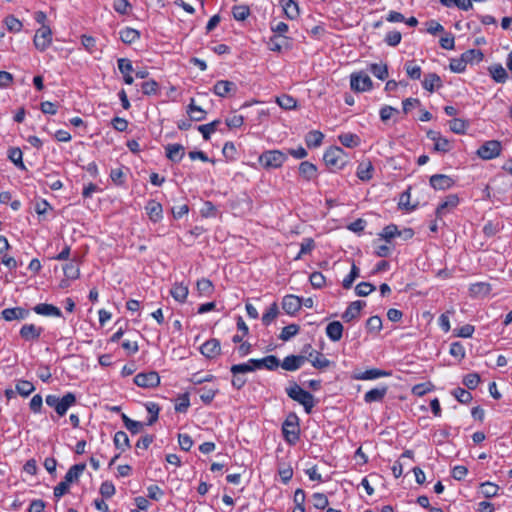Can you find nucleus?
<instances>
[{
  "label": "nucleus",
  "instance_id": "f704fd0d",
  "mask_svg": "<svg viewBox=\"0 0 512 512\" xmlns=\"http://www.w3.org/2000/svg\"><path fill=\"white\" fill-rule=\"evenodd\" d=\"M171 296L179 302H184L188 296V287L183 283H176L171 289Z\"/></svg>",
  "mask_w": 512,
  "mask_h": 512
},
{
  "label": "nucleus",
  "instance_id": "5701e85b",
  "mask_svg": "<svg viewBox=\"0 0 512 512\" xmlns=\"http://www.w3.org/2000/svg\"><path fill=\"white\" fill-rule=\"evenodd\" d=\"M365 306V302L363 301H354L352 302L348 307L347 309L345 310V312L343 313L342 315V318L346 321V322H349L355 318H357L360 314V311L361 309Z\"/></svg>",
  "mask_w": 512,
  "mask_h": 512
},
{
  "label": "nucleus",
  "instance_id": "37998d69",
  "mask_svg": "<svg viewBox=\"0 0 512 512\" xmlns=\"http://www.w3.org/2000/svg\"><path fill=\"white\" fill-rule=\"evenodd\" d=\"M276 102L277 104L285 109V110H291V109H295L296 106H297V101L296 99H294L292 96L290 95H287V94H283L281 96H278L276 98Z\"/></svg>",
  "mask_w": 512,
  "mask_h": 512
},
{
  "label": "nucleus",
  "instance_id": "8fccbe9b",
  "mask_svg": "<svg viewBox=\"0 0 512 512\" xmlns=\"http://www.w3.org/2000/svg\"><path fill=\"white\" fill-rule=\"evenodd\" d=\"M34 385L27 380H20L16 384V391L22 396H28L34 391Z\"/></svg>",
  "mask_w": 512,
  "mask_h": 512
},
{
  "label": "nucleus",
  "instance_id": "4be33fe9",
  "mask_svg": "<svg viewBox=\"0 0 512 512\" xmlns=\"http://www.w3.org/2000/svg\"><path fill=\"white\" fill-rule=\"evenodd\" d=\"M326 335L333 342L339 341L343 335V325L339 321L329 323L326 327Z\"/></svg>",
  "mask_w": 512,
  "mask_h": 512
},
{
  "label": "nucleus",
  "instance_id": "052dcab7",
  "mask_svg": "<svg viewBox=\"0 0 512 512\" xmlns=\"http://www.w3.org/2000/svg\"><path fill=\"white\" fill-rule=\"evenodd\" d=\"M452 394L460 403L463 404H467L472 400L471 393L463 388L454 389Z\"/></svg>",
  "mask_w": 512,
  "mask_h": 512
},
{
  "label": "nucleus",
  "instance_id": "603ef678",
  "mask_svg": "<svg viewBox=\"0 0 512 512\" xmlns=\"http://www.w3.org/2000/svg\"><path fill=\"white\" fill-rule=\"evenodd\" d=\"M234 19L244 21L250 14L249 7L246 5H237L232 9Z\"/></svg>",
  "mask_w": 512,
  "mask_h": 512
},
{
  "label": "nucleus",
  "instance_id": "aec40b11",
  "mask_svg": "<svg viewBox=\"0 0 512 512\" xmlns=\"http://www.w3.org/2000/svg\"><path fill=\"white\" fill-rule=\"evenodd\" d=\"M41 333L42 328L34 324H25L20 329V336L27 341L38 339Z\"/></svg>",
  "mask_w": 512,
  "mask_h": 512
},
{
  "label": "nucleus",
  "instance_id": "a18cd8bd",
  "mask_svg": "<svg viewBox=\"0 0 512 512\" xmlns=\"http://www.w3.org/2000/svg\"><path fill=\"white\" fill-rule=\"evenodd\" d=\"M278 315V305L277 303H272L270 307L266 310V312L262 316V322L264 325H270Z\"/></svg>",
  "mask_w": 512,
  "mask_h": 512
},
{
  "label": "nucleus",
  "instance_id": "39448f33",
  "mask_svg": "<svg viewBox=\"0 0 512 512\" xmlns=\"http://www.w3.org/2000/svg\"><path fill=\"white\" fill-rule=\"evenodd\" d=\"M502 151L501 143L497 140H489L483 143L477 150V155L483 160H491L500 156Z\"/></svg>",
  "mask_w": 512,
  "mask_h": 512
},
{
  "label": "nucleus",
  "instance_id": "09e8293b",
  "mask_svg": "<svg viewBox=\"0 0 512 512\" xmlns=\"http://www.w3.org/2000/svg\"><path fill=\"white\" fill-rule=\"evenodd\" d=\"M217 389L215 388H208L203 387L197 390V393L200 397V399L205 403L209 404L214 399L216 395Z\"/></svg>",
  "mask_w": 512,
  "mask_h": 512
},
{
  "label": "nucleus",
  "instance_id": "1a4fd4ad",
  "mask_svg": "<svg viewBox=\"0 0 512 512\" xmlns=\"http://www.w3.org/2000/svg\"><path fill=\"white\" fill-rule=\"evenodd\" d=\"M134 382L139 387L154 388L159 385L160 377L157 372L149 371L137 374L134 378Z\"/></svg>",
  "mask_w": 512,
  "mask_h": 512
},
{
  "label": "nucleus",
  "instance_id": "c03bdc74",
  "mask_svg": "<svg viewBox=\"0 0 512 512\" xmlns=\"http://www.w3.org/2000/svg\"><path fill=\"white\" fill-rule=\"evenodd\" d=\"M461 57L466 62V64H468V63L472 64V63L480 62L483 58V54L480 50L470 49V50H467L466 52H464L461 55Z\"/></svg>",
  "mask_w": 512,
  "mask_h": 512
},
{
  "label": "nucleus",
  "instance_id": "bf43d9fd",
  "mask_svg": "<svg viewBox=\"0 0 512 512\" xmlns=\"http://www.w3.org/2000/svg\"><path fill=\"white\" fill-rule=\"evenodd\" d=\"M499 487L491 482H485L481 484V493L486 498H491L497 495Z\"/></svg>",
  "mask_w": 512,
  "mask_h": 512
},
{
  "label": "nucleus",
  "instance_id": "9b49d317",
  "mask_svg": "<svg viewBox=\"0 0 512 512\" xmlns=\"http://www.w3.org/2000/svg\"><path fill=\"white\" fill-rule=\"evenodd\" d=\"M427 136L429 139H431L434 143V149L436 151H439V152H448L451 150L452 148V145H451V142L441 136L438 132H435V131H429L427 133Z\"/></svg>",
  "mask_w": 512,
  "mask_h": 512
},
{
  "label": "nucleus",
  "instance_id": "58836bf2",
  "mask_svg": "<svg viewBox=\"0 0 512 512\" xmlns=\"http://www.w3.org/2000/svg\"><path fill=\"white\" fill-rule=\"evenodd\" d=\"M197 291L201 296H210L214 291V286L209 279L202 278L197 281Z\"/></svg>",
  "mask_w": 512,
  "mask_h": 512
},
{
  "label": "nucleus",
  "instance_id": "f257e3e1",
  "mask_svg": "<svg viewBox=\"0 0 512 512\" xmlns=\"http://www.w3.org/2000/svg\"><path fill=\"white\" fill-rule=\"evenodd\" d=\"M258 160L265 169H277L286 162L287 155L280 150H268L263 152Z\"/></svg>",
  "mask_w": 512,
  "mask_h": 512
},
{
  "label": "nucleus",
  "instance_id": "c9c22d12",
  "mask_svg": "<svg viewBox=\"0 0 512 512\" xmlns=\"http://www.w3.org/2000/svg\"><path fill=\"white\" fill-rule=\"evenodd\" d=\"M258 369L256 367L255 363L251 362V359L248 360L246 363L241 364H235L231 367L230 371L233 374V376L239 375V374H245L248 372H253L254 370Z\"/></svg>",
  "mask_w": 512,
  "mask_h": 512
},
{
  "label": "nucleus",
  "instance_id": "5fc2aeb1",
  "mask_svg": "<svg viewBox=\"0 0 512 512\" xmlns=\"http://www.w3.org/2000/svg\"><path fill=\"white\" fill-rule=\"evenodd\" d=\"M122 420L125 427L133 434H137L143 427L141 422L130 419L126 414H122Z\"/></svg>",
  "mask_w": 512,
  "mask_h": 512
},
{
  "label": "nucleus",
  "instance_id": "c756f323",
  "mask_svg": "<svg viewBox=\"0 0 512 512\" xmlns=\"http://www.w3.org/2000/svg\"><path fill=\"white\" fill-rule=\"evenodd\" d=\"M309 359L312 365L318 369H324L330 365V361L326 357L313 349H311V352L309 353Z\"/></svg>",
  "mask_w": 512,
  "mask_h": 512
},
{
  "label": "nucleus",
  "instance_id": "a19ab883",
  "mask_svg": "<svg viewBox=\"0 0 512 512\" xmlns=\"http://www.w3.org/2000/svg\"><path fill=\"white\" fill-rule=\"evenodd\" d=\"M114 444L117 449L125 451L130 447L128 435L124 431H118L114 435Z\"/></svg>",
  "mask_w": 512,
  "mask_h": 512
},
{
  "label": "nucleus",
  "instance_id": "0e129e2a",
  "mask_svg": "<svg viewBox=\"0 0 512 512\" xmlns=\"http://www.w3.org/2000/svg\"><path fill=\"white\" fill-rule=\"evenodd\" d=\"M449 353L458 360H462L465 357V348L460 342H453L450 345Z\"/></svg>",
  "mask_w": 512,
  "mask_h": 512
},
{
  "label": "nucleus",
  "instance_id": "ddd939ff",
  "mask_svg": "<svg viewBox=\"0 0 512 512\" xmlns=\"http://www.w3.org/2000/svg\"><path fill=\"white\" fill-rule=\"evenodd\" d=\"M469 295L472 298H484L492 291V286L487 282H476L469 286Z\"/></svg>",
  "mask_w": 512,
  "mask_h": 512
},
{
  "label": "nucleus",
  "instance_id": "f3484780",
  "mask_svg": "<svg viewBox=\"0 0 512 512\" xmlns=\"http://www.w3.org/2000/svg\"><path fill=\"white\" fill-rule=\"evenodd\" d=\"M29 311L22 307L7 308L2 311V317L6 321L23 320L27 318Z\"/></svg>",
  "mask_w": 512,
  "mask_h": 512
},
{
  "label": "nucleus",
  "instance_id": "6e6552de",
  "mask_svg": "<svg viewBox=\"0 0 512 512\" xmlns=\"http://www.w3.org/2000/svg\"><path fill=\"white\" fill-rule=\"evenodd\" d=\"M350 87L355 92H365L371 89L372 81L367 74L353 73L350 76Z\"/></svg>",
  "mask_w": 512,
  "mask_h": 512
},
{
  "label": "nucleus",
  "instance_id": "72a5a7b5",
  "mask_svg": "<svg viewBox=\"0 0 512 512\" xmlns=\"http://www.w3.org/2000/svg\"><path fill=\"white\" fill-rule=\"evenodd\" d=\"M187 113L189 117L194 121H202L206 117V111L203 110L200 106H197L193 99L187 108Z\"/></svg>",
  "mask_w": 512,
  "mask_h": 512
},
{
  "label": "nucleus",
  "instance_id": "6ab92c4d",
  "mask_svg": "<svg viewBox=\"0 0 512 512\" xmlns=\"http://www.w3.org/2000/svg\"><path fill=\"white\" fill-rule=\"evenodd\" d=\"M118 69L123 75L124 82L127 85H131L134 81L133 77L131 76V72H133V66L129 59L126 58H120L117 61Z\"/></svg>",
  "mask_w": 512,
  "mask_h": 512
},
{
  "label": "nucleus",
  "instance_id": "7c9ffc66",
  "mask_svg": "<svg viewBox=\"0 0 512 512\" xmlns=\"http://www.w3.org/2000/svg\"><path fill=\"white\" fill-rule=\"evenodd\" d=\"M85 468V464H76L71 466L67 471L64 480L69 484L73 483L74 481H77L81 474L84 472Z\"/></svg>",
  "mask_w": 512,
  "mask_h": 512
},
{
  "label": "nucleus",
  "instance_id": "13d9d810",
  "mask_svg": "<svg viewBox=\"0 0 512 512\" xmlns=\"http://www.w3.org/2000/svg\"><path fill=\"white\" fill-rule=\"evenodd\" d=\"M22 156V151L19 148H12L9 150V159L20 169H25Z\"/></svg>",
  "mask_w": 512,
  "mask_h": 512
},
{
  "label": "nucleus",
  "instance_id": "cd10ccee",
  "mask_svg": "<svg viewBox=\"0 0 512 512\" xmlns=\"http://www.w3.org/2000/svg\"><path fill=\"white\" fill-rule=\"evenodd\" d=\"M76 403V397L73 393L65 394L59 401V408L57 414L63 416L66 414L68 409Z\"/></svg>",
  "mask_w": 512,
  "mask_h": 512
},
{
  "label": "nucleus",
  "instance_id": "20e7f679",
  "mask_svg": "<svg viewBox=\"0 0 512 512\" xmlns=\"http://www.w3.org/2000/svg\"><path fill=\"white\" fill-rule=\"evenodd\" d=\"M282 431L285 440L290 444H295L299 439L298 418L295 415L288 416L283 423Z\"/></svg>",
  "mask_w": 512,
  "mask_h": 512
},
{
  "label": "nucleus",
  "instance_id": "ea45409f",
  "mask_svg": "<svg viewBox=\"0 0 512 512\" xmlns=\"http://www.w3.org/2000/svg\"><path fill=\"white\" fill-rule=\"evenodd\" d=\"M324 135L320 131L314 130L310 131L306 137L305 141L308 147H318L321 145L323 141Z\"/></svg>",
  "mask_w": 512,
  "mask_h": 512
},
{
  "label": "nucleus",
  "instance_id": "423d86ee",
  "mask_svg": "<svg viewBox=\"0 0 512 512\" xmlns=\"http://www.w3.org/2000/svg\"><path fill=\"white\" fill-rule=\"evenodd\" d=\"M35 47L39 51L46 50L52 43V31L49 26H41L35 33L33 39Z\"/></svg>",
  "mask_w": 512,
  "mask_h": 512
},
{
  "label": "nucleus",
  "instance_id": "9d476101",
  "mask_svg": "<svg viewBox=\"0 0 512 512\" xmlns=\"http://www.w3.org/2000/svg\"><path fill=\"white\" fill-rule=\"evenodd\" d=\"M213 91L219 97H226L236 93L237 85L228 80H219L215 83Z\"/></svg>",
  "mask_w": 512,
  "mask_h": 512
},
{
  "label": "nucleus",
  "instance_id": "79ce46f5",
  "mask_svg": "<svg viewBox=\"0 0 512 512\" xmlns=\"http://www.w3.org/2000/svg\"><path fill=\"white\" fill-rule=\"evenodd\" d=\"M440 85L441 79L435 73H430L426 75L423 80V87L430 92H432L436 87H439Z\"/></svg>",
  "mask_w": 512,
  "mask_h": 512
},
{
  "label": "nucleus",
  "instance_id": "4d7b16f0",
  "mask_svg": "<svg viewBox=\"0 0 512 512\" xmlns=\"http://www.w3.org/2000/svg\"><path fill=\"white\" fill-rule=\"evenodd\" d=\"M389 375H390L389 372H386L383 370L370 369V370H366L361 376L358 377V379H362V380L376 379V378H380V377H386Z\"/></svg>",
  "mask_w": 512,
  "mask_h": 512
},
{
  "label": "nucleus",
  "instance_id": "2eb2a0df",
  "mask_svg": "<svg viewBox=\"0 0 512 512\" xmlns=\"http://www.w3.org/2000/svg\"><path fill=\"white\" fill-rule=\"evenodd\" d=\"M430 185L436 190H446L454 185V180L444 174H435L430 177Z\"/></svg>",
  "mask_w": 512,
  "mask_h": 512
},
{
  "label": "nucleus",
  "instance_id": "4c0bfd02",
  "mask_svg": "<svg viewBox=\"0 0 512 512\" xmlns=\"http://www.w3.org/2000/svg\"><path fill=\"white\" fill-rule=\"evenodd\" d=\"M489 72L491 77L498 83H504L508 78L506 70L499 64L491 66Z\"/></svg>",
  "mask_w": 512,
  "mask_h": 512
},
{
  "label": "nucleus",
  "instance_id": "a878e982",
  "mask_svg": "<svg viewBox=\"0 0 512 512\" xmlns=\"http://www.w3.org/2000/svg\"><path fill=\"white\" fill-rule=\"evenodd\" d=\"M34 311L35 313L44 316H61L60 309L52 304H38L34 307Z\"/></svg>",
  "mask_w": 512,
  "mask_h": 512
},
{
  "label": "nucleus",
  "instance_id": "4468645a",
  "mask_svg": "<svg viewBox=\"0 0 512 512\" xmlns=\"http://www.w3.org/2000/svg\"><path fill=\"white\" fill-rule=\"evenodd\" d=\"M200 352L206 358H215L221 352L220 342L215 338L210 339L200 347Z\"/></svg>",
  "mask_w": 512,
  "mask_h": 512
},
{
  "label": "nucleus",
  "instance_id": "7ed1b4c3",
  "mask_svg": "<svg viewBox=\"0 0 512 512\" xmlns=\"http://www.w3.org/2000/svg\"><path fill=\"white\" fill-rule=\"evenodd\" d=\"M287 394L290 398L303 405L307 413H310L314 407L313 395L296 384L287 390Z\"/></svg>",
  "mask_w": 512,
  "mask_h": 512
},
{
  "label": "nucleus",
  "instance_id": "680f3d73",
  "mask_svg": "<svg viewBox=\"0 0 512 512\" xmlns=\"http://www.w3.org/2000/svg\"><path fill=\"white\" fill-rule=\"evenodd\" d=\"M359 277V268L353 264L350 273L343 279L342 285L345 289L351 288L355 279Z\"/></svg>",
  "mask_w": 512,
  "mask_h": 512
},
{
  "label": "nucleus",
  "instance_id": "69168bd1",
  "mask_svg": "<svg viewBox=\"0 0 512 512\" xmlns=\"http://www.w3.org/2000/svg\"><path fill=\"white\" fill-rule=\"evenodd\" d=\"M312 502L316 509H325L329 503L327 496L323 493H314Z\"/></svg>",
  "mask_w": 512,
  "mask_h": 512
},
{
  "label": "nucleus",
  "instance_id": "0eeeda50",
  "mask_svg": "<svg viewBox=\"0 0 512 512\" xmlns=\"http://www.w3.org/2000/svg\"><path fill=\"white\" fill-rule=\"evenodd\" d=\"M459 203L460 200L456 194L447 195L436 208V217L438 219H442L444 216L451 213L459 205Z\"/></svg>",
  "mask_w": 512,
  "mask_h": 512
},
{
  "label": "nucleus",
  "instance_id": "864d4df0",
  "mask_svg": "<svg viewBox=\"0 0 512 512\" xmlns=\"http://www.w3.org/2000/svg\"><path fill=\"white\" fill-rule=\"evenodd\" d=\"M4 24L10 32H20L22 23L16 17L9 15L4 19Z\"/></svg>",
  "mask_w": 512,
  "mask_h": 512
},
{
  "label": "nucleus",
  "instance_id": "a211bd4d",
  "mask_svg": "<svg viewBox=\"0 0 512 512\" xmlns=\"http://www.w3.org/2000/svg\"><path fill=\"white\" fill-rule=\"evenodd\" d=\"M145 210L150 220L153 222H159L163 217L162 205L155 200L148 201Z\"/></svg>",
  "mask_w": 512,
  "mask_h": 512
},
{
  "label": "nucleus",
  "instance_id": "393cba45",
  "mask_svg": "<svg viewBox=\"0 0 512 512\" xmlns=\"http://www.w3.org/2000/svg\"><path fill=\"white\" fill-rule=\"evenodd\" d=\"M251 362L255 363L258 369L267 368L269 370H274L279 366V360L274 355H269L262 359H251Z\"/></svg>",
  "mask_w": 512,
  "mask_h": 512
},
{
  "label": "nucleus",
  "instance_id": "f8f14e48",
  "mask_svg": "<svg viewBox=\"0 0 512 512\" xmlns=\"http://www.w3.org/2000/svg\"><path fill=\"white\" fill-rule=\"evenodd\" d=\"M302 306V299L295 295H286L282 300L283 310L290 315L295 314Z\"/></svg>",
  "mask_w": 512,
  "mask_h": 512
},
{
  "label": "nucleus",
  "instance_id": "f03ea898",
  "mask_svg": "<svg viewBox=\"0 0 512 512\" xmlns=\"http://www.w3.org/2000/svg\"><path fill=\"white\" fill-rule=\"evenodd\" d=\"M324 162L331 169H342L347 163V155L340 147H330L324 154Z\"/></svg>",
  "mask_w": 512,
  "mask_h": 512
},
{
  "label": "nucleus",
  "instance_id": "2f4dec72",
  "mask_svg": "<svg viewBox=\"0 0 512 512\" xmlns=\"http://www.w3.org/2000/svg\"><path fill=\"white\" fill-rule=\"evenodd\" d=\"M120 39L126 44L135 43L140 38V33L136 29L126 27L120 32Z\"/></svg>",
  "mask_w": 512,
  "mask_h": 512
},
{
  "label": "nucleus",
  "instance_id": "b1692460",
  "mask_svg": "<svg viewBox=\"0 0 512 512\" xmlns=\"http://www.w3.org/2000/svg\"><path fill=\"white\" fill-rule=\"evenodd\" d=\"M280 5L283 8L284 14L290 20H295L298 18L300 12L297 3L293 0H280Z\"/></svg>",
  "mask_w": 512,
  "mask_h": 512
},
{
  "label": "nucleus",
  "instance_id": "de8ad7c7",
  "mask_svg": "<svg viewBox=\"0 0 512 512\" xmlns=\"http://www.w3.org/2000/svg\"><path fill=\"white\" fill-rule=\"evenodd\" d=\"M298 332H299V326L296 324H290V325L285 326L282 329V331L279 335V338L282 341H288L289 339H291L292 337L297 335Z\"/></svg>",
  "mask_w": 512,
  "mask_h": 512
},
{
  "label": "nucleus",
  "instance_id": "e2e57ef3",
  "mask_svg": "<svg viewBox=\"0 0 512 512\" xmlns=\"http://www.w3.org/2000/svg\"><path fill=\"white\" fill-rule=\"evenodd\" d=\"M314 246L315 244L313 239L305 238L300 245V252L295 257V260H299L303 255L310 253L313 250Z\"/></svg>",
  "mask_w": 512,
  "mask_h": 512
},
{
  "label": "nucleus",
  "instance_id": "bb28decb",
  "mask_svg": "<svg viewBox=\"0 0 512 512\" xmlns=\"http://www.w3.org/2000/svg\"><path fill=\"white\" fill-rule=\"evenodd\" d=\"M387 393V387L381 386L375 389H371L364 395V400L367 403L381 401Z\"/></svg>",
  "mask_w": 512,
  "mask_h": 512
},
{
  "label": "nucleus",
  "instance_id": "6e6d98bb",
  "mask_svg": "<svg viewBox=\"0 0 512 512\" xmlns=\"http://www.w3.org/2000/svg\"><path fill=\"white\" fill-rule=\"evenodd\" d=\"M371 73L380 80H384L388 76L387 66L384 64H372L370 66Z\"/></svg>",
  "mask_w": 512,
  "mask_h": 512
},
{
  "label": "nucleus",
  "instance_id": "e433bc0d",
  "mask_svg": "<svg viewBox=\"0 0 512 512\" xmlns=\"http://www.w3.org/2000/svg\"><path fill=\"white\" fill-rule=\"evenodd\" d=\"M373 166L371 162H362L358 165L357 176L360 180L367 181L372 178Z\"/></svg>",
  "mask_w": 512,
  "mask_h": 512
},
{
  "label": "nucleus",
  "instance_id": "774afa93",
  "mask_svg": "<svg viewBox=\"0 0 512 512\" xmlns=\"http://www.w3.org/2000/svg\"><path fill=\"white\" fill-rule=\"evenodd\" d=\"M374 290H375V287L371 283H368V282H361L355 288L356 294L361 297L368 296Z\"/></svg>",
  "mask_w": 512,
  "mask_h": 512
},
{
  "label": "nucleus",
  "instance_id": "412c9836",
  "mask_svg": "<svg viewBox=\"0 0 512 512\" xmlns=\"http://www.w3.org/2000/svg\"><path fill=\"white\" fill-rule=\"evenodd\" d=\"M165 150L166 156L173 162H180L185 154V149L181 144H169Z\"/></svg>",
  "mask_w": 512,
  "mask_h": 512
},
{
  "label": "nucleus",
  "instance_id": "3c124183",
  "mask_svg": "<svg viewBox=\"0 0 512 512\" xmlns=\"http://www.w3.org/2000/svg\"><path fill=\"white\" fill-rule=\"evenodd\" d=\"M219 123H220L219 120H215V121H213L211 123H208V124H205V125H200L198 127V130L202 134L203 138L205 140H208V139H210L211 134L216 131V127H217V125Z\"/></svg>",
  "mask_w": 512,
  "mask_h": 512
},
{
  "label": "nucleus",
  "instance_id": "dca6fc26",
  "mask_svg": "<svg viewBox=\"0 0 512 512\" xmlns=\"http://www.w3.org/2000/svg\"><path fill=\"white\" fill-rule=\"evenodd\" d=\"M307 360L305 356L301 355H290L284 358L281 363V367L286 371H296L299 369Z\"/></svg>",
  "mask_w": 512,
  "mask_h": 512
},
{
  "label": "nucleus",
  "instance_id": "473e14b6",
  "mask_svg": "<svg viewBox=\"0 0 512 512\" xmlns=\"http://www.w3.org/2000/svg\"><path fill=\"white\" fill-rule=\"evenodd\" d=\"M340 143L348 148L357 147L360 144V138L354 133H343L338 136Z\"/></svg>",
  "mask_w": 512,
  "mask_h": 512
},
{
  "label": "nucleus",
  "instance_id": "c85d7f7f",
  "mask_svg": "<svg viewBox=\"0 0 512 512\" xmlns=\"http://www.w3.org/2000/svg\"><path fill=\"white\" fill-rule=\"evenodd\" d=\"M299 173L306 180H312L317 176V168L314 164L304 161L299 165Z\"/></svg>",
  "mask_w": 512,
  "mask_h": 512
},
{
  "label": "nucleus",
  "instance_id": "49530a36",
  "mask_svg": "<svg viewBox=\"0 0 512 512\" xmlns=\"http://www.w3.org/2000/svg\"><path fill=\"white\" fill-rule=\"evenodd\" d=\"M467 127V121L460 118H454L449 122L450 130L456 134H464L466 132Z\"/></svg>",
  "mask_w": 512,
  "mask_h": 512
},
{
  "label": "nucleus",
  "instance_id": "338daca9",
  "mask_svg": "<svg viewBox=\"0 0 512 512\" xmlns=\"http://www.w3.org/2000/svg\"><path fill=\"white\" fill-rule=\"evenodd\" d=\"M405 70L411 79H415V80L420 79L421 68H420V66L414 64L412 61H409L405 64Z\"/></svg>",
  "mask_w": 512,
  "mask_h": 512
}]
</instances>
